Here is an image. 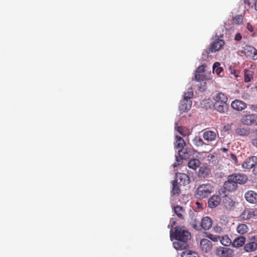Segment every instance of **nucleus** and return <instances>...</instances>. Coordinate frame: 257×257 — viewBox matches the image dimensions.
I'll return each mask as SVG.
<instances>
[{"instance_id":"51","label":"nucleus","mask_w":257,"mask_h":257,"mask_svg":"<svg viewBox=\"0 0 257 257\" xmlns=\"http://www.w3.org/2000/svg\"><path fill=\"white\" fill-rule=\"evenodd\" d=\"M250 109L254 111L257 112V105H251Z\"/></svg>"},{"instance_id":"35","label":"nucleus","mask_w":257,"mask_h":257,"mask_svg":"<svg viewBox=\"0 0 257 257\" xmlns=\"http://www.w3.org/2000/svg\"><path fill=\"white\" fill-rule=\"evenodd\" d=\"M248 70L247 69L244 70V81L245 82H248L251 81L252 78V74L248 73Z\"/></svg>"},{"instance_id":"32","label":"nucleus","mask_w":257,"mask_h":257,"mask_svg":"<svg viewBox=\"0 0 257 257\" xmlns=\"http://www.w3.org/2000/svg\"><path fill=\"white\" fill-rule=\"evenodd\" d=\"M220 243L224 246H228L230 243H232L231 239L227 235H225L220 237L219 239Z\"/></svg>"},{"instance_id":"38","label":"nucleus","mask_w":257,"mask_h":257,"mask_svg":"<svg viewBox=\"0 0 257 257\" xmlns=\"http://www.w3.org/2000/svg\"><path fill=\"white\" fill-rule=\"evenodd\" d=\"M233 21L235 24H240L243 22V17L242 15H239L236 16L233 19Z\"/></svg>"},{"instance_id":"16","label":"nucleus","mask_w":257,"mask_h":257,"mask_svg":"<svg viewBox=\"0 0 257 257\" xmlns=\"http://www.w3.org/2000/svg\"><path fill=\"white\" fill-rule=\"evenodd\" d=\"M203 138L207 142H212L216 139V133L212 131L205 130L203 133Z\"/></svg>"},{"instance_id":"4","label":"nucleus","mask_w":257,"mask_h":257,"mask_svg":"<svg viewBox=\"0 0 257 257\" xmlns=\"http://www.w3.org/2000/svg\"><path fill=\"white\" fill-rule=\"evenodd\" d=\"M241 122L246 125L257 124V115L249 114L243 115L241 118Z\"/></svg>"},{"instance_id":"18","label":"nucleus","mask_w":257,"mask_h":257,"mask_svg":"<svg viewBox=\"0 0 257 257\" xmlns=\"http://www.w3.org/2000/svg\"><path fill=\"white\" fill-rule=\"evenodd\" d=\"M212 221L209 217H204L201 221V226L204 230H208L212 226Z\"/></svg>"},{"instance_id":"21","label":"nucleus","mask_w":257,"mask_h":257,"mask_svg":"<svg viewBox=\"0 0 257 257\" xmlns=\"http://www.w3.org/2000/svg\"><path fill=\"white\" fill-rule=\"evenodd\" d=\"M200 162L197 159H193L190 160L188 163L189 168L193 170H196L197 168L200 166Z\"/></svg>"},{"instance_id":"46","label":"nucleus","mask_w":257,"mask_h":257,"mask_svg":"<svg viewBox=\"0 0 257 257\" xmlns=\"http://www.w3.org/2000/svg\"><path fill=\"white\" fill-rule=\"evenodd\" d=\"M254 0H244V4L250 6Z\"/></svg>"},{"instance_id":"6","label":"nucleus","mask_w":257,"mask_h":257,"mask_svg":"<svg viewBox=\"0 0 257 257\" xmlns=\"http://www.w3.org/2000/svg\"><path fill=\"white\" fill-rule=\"evenodd\" d=\"M233 180L235 182L236 185H242L245 184L248 180V177L246 175L241 173H234L230 175Z\"/></svg>"},{"instance_id":"19","label":"nucleus","mask_w":257,"mask_h":257,"mask_svg":"<svg viewBox=\"0 0 257 257\" xmlns=\"http://www.w3.org/2000/svg\"><path fill=\"white\" fill-rule=\"evenodd\" d=\"M186 143L184 140L180 136H176V142L175 143V147L178 149L184 148Z\"/></svg>"},{"instance_id":"27","label":"nucleus","mask_w":257,"mask_h":257,"mask_svg":"<svg viewBox=\"0 0 257 257\" xmlns=\"http://www.w3.org/2000/svg\"><path fill=\"white\" fill-rule=\"evenodd\" d=\"M220 63L219 62H215L213 65V72L214 73H216L217 75L219 76H221V73L223 71V68L221 67H219Z\"/></svg>"},{"instance_id":"2","label":"nucleus","mask_w":257,"mask_h":257,"mask_svg":"<svg viewBox=\"0 0 257 257\" xmlns=\"http://www.w3.org/2000/svg\"><path fill=\"white\" fill-rule=\"evenodd\" d=\"M214 100V107L220 113H224L228 109V105L227 103V97L222 93H218L213 97Z\"/></svg>"},{"instance_id":"20","label":"nucleus","mask_w":257,"mask_h":257,"mask_svg":"<svg viewBox=\"0 0 257 257\" xmlns=\"http://www.w3.org/2000/svg\"><path fill=\"white\" fill-rule=\"evenodd\" d=\"M223 203L226 209L235 207L236 202L229 197H226L223 201Z\"/></svg>"},{"instance_id":"30","label":"nucleus","mask_w":257,"mask_h":257,"mask_svg":"<svg viewBox=\"0 0 257 257\" xmlns=\"http://www.w3.org/2000/svg\"><path fill=\"white\" fill-rule=\"evenodd\" d=\"M181 257H197V254L189 250H185L181 254Z\"/></svg>"},{"instance_id":"11","label":"nucleus","mask_w":257,"mask_h":257,"mask_svg":"<svg viewBox=\"0 0 257 257\" xmlns=\"http://www.w3.org/2000/svg\"><path fill=\"white\" fill-rule=\"evenodd\" d=\"M231 106L237 111H241L246 108L247 104L242 100L235 99L231 102Z\"/></svg>"},{"instance_id":"15","label":"nucleus","mask_w":257,"mask_h":257,"mask_svg":"<svg viewBox=\"0 0 257 257\" xmlns=\"http://www.w3.org/2000/svg\"><path fill=\"white\" fill-rule=\"evenodd\" d=\"M192 106V101L190 99H183L181 101L179 109L182 112L187 111L190 110Z\"/></svg>"},{"instance_id":"29","label":"nucleus","mask_w":257,"mask_h":257,"mask_svg":"<svg viewBox=\"0 0 257 257\" xmlns=\"http://www.w3.org/2000/svg\"><path fill=\"white\" fill-rule=\"evenodd\" d=\"M178 154L180 157L184 158V159H188L189 156V152H188L187 150L184 148L179 150Z\"/></svg>"},{"instance_id":"1","label":"nucleus","mask_w":257,"mask_h":257,"mask_svg":"<svg viewBox=\"0 0 257 257\" xmlns=\"http://www.w3.org/2000/svg\"><path fill=\"white\" fill-rule=\"evenodd\" d=\"M170 230V238L173 241V245L176 250H182L188 246V240L190 239V233L184 228L177 226L174 233Z\"/></svg>"},{"instance_id":"14","label":"nucleus","mask_w":257,"mask_h":257,"mask_svg":"<svg viewBox=\"0 0 257 257\" xmlns=\"http://www.w3.org/2000/svg\"><path fill=\"white\" fill-rule=\"evenodd\" d=\"M221 202V197L218 195H213L208 201V206L211 208L216 207Z\"/></svg>"},{"instance_id":"56","label":"nucleus","mask_w":257,"mask_h":257,"mask_svg":"<svg viewBox=\"0 0 257 257\" xmlns=\"http://www.w3.org/2000/svg\"><path fill=\"white\" fill-rule=\"evenodd\" d=\"M221 150H222V151H223V152H226L227 151V150H228V149H226V148H224L221 149Z\"/></svg>"},{"instance_id":"28","label":"nucleus","mask_w":257,"mask_h":257,"mask_svg":"<svg viewBox=\"0 0 257 257\" xmlns=\"http://www.w3.org/2000/svg\"><path fill=\"white\" fill-rule=\"evenodd\" d=\"M252 216V213L250 210H244L240 215V218L243 220H247Z\"/></svg>"},{"instance_id":"43","label":"nucleus","mask_w":257,"mask_h":257,"mask_svg":"<svg viewBox=\"0 0 257 257\" xmlns=\"http://www.w3.org/2000/svg\"><path fill=\"white\" fill-rule=\"evenodd\" d=\"M230 159H231V160L234 162V163L235 165L237 164V159L235 154H230Z\"/></svg>"},{"instance_id":"12","label":"nucleus","mask_w":257,"mask_h":257,"mask_svg":"<svg viewBox=\"0 0 257 257\" xmlns=\"http://www.w3.org/2000/svg\"><path fill=\"white\" fill-rule=\"evenodd\" d=\"M246 200L250 203L257 204V193L253 191H248L245 193Z\"/></svg>"},{"instance_id":"55","label":"nucleus","mask_w":257,"mask_h":257,"mask_svg":"<svg viewBox=\"0 0 257 257\" xmlns=\"http://www.w3.org/2000/svg\"><path fill=\"white\" fill-rule=\"evenodd\" d=\"M171 221L172 223V227H173V225L175 224V221L173 219H171Z\"/></svg>"},{"instance_id":"41","label":"nucleus","mask_w":257,"mask_h":257,"mask_svg":"<svg viewBox=\"0 0 257 257\" xmlns=\"http://www.w3.org/2000/svg\"><path fill=\"white\" fill-rule=\"evenodd\" d=\"M207 237L213 241H217L220 239V237L219 236L214 235L212 234H209Z\"/></svg>"},{"instance_id":"36","label":"nucleus","mask_w":257,"mask_h":257,"mask_svg":"<svg viewBox=\"0 0 257 257\" xmlns=\"http://www.w3.org/2000/svg\"><path fill=\"white\" fill-rule=\"evenodd\" d=\"M195 79L197 81H203L205 79V75L204 73H195Z\"/></svg>"},{"instance_id":"45","label":"nucleus","mask_w":257,"mask_h":257,"mask_svg":"<svg viewBox=\"0 0 257 257\" xmlns=\"http://www.w3.org/2000/svg\"><path fill=\"white\" fill-rule=\"evenodd\" d=\"M246 28L247 29V30L250 31V32H252L253 31V27L252 26V25L249 24V23H247V26H246Z\"/></svg>"},{"instance_id":"31","label":"nucleus","mask_w":257,"mask_h":257,"mask_svg":"<svg viewBox=\"0 0 257 257\" xmlns=\"http://www.w3.org/2000/svg\"><path fill=\"white\" fill-rule=\"evenodd\" d=\"M193 143L197 147H201L205 144L200 136H196L193 140Z\"/></svg>"},{"instance_id":"53","label":"nucleus","mask_w":257,"mask_h":257,"mask_svg":"<svg viewBox=\"0 0 257 257\" xmlns=\"http://www.w3.org/2000/svg\"><path fill=\"white\" fill-rule=\"evenodd\" d=\"M250 210L252 213V216H257V210Z\"/></svg>"},{"instance_id":"25","label":"nucleus","mask_w":257,"mask_h":257,"mask_svg":"<svg viewBox=\"0 0 257 257\" xmlns=\"http://www.w3.org/2000/svg\"><path fill=\"white\" fill-rule=\"evenodd\" d=\"M237 232L240 234H243L246 233L248 230L247 226L243 223L239 224L236 228Z\"/></svg>"},{"instance_id":"33","label":"nucleus","mask_w":257,"mask_h":257,"mask_svg":"<svg viewBox=\"0 0 257 257\" xmlns=\"http://www.w3.org/2000/svg\"><path fill=\"white\" fill-rule=\"evenodd\" d=\"M236 133L237 135H238L239 136H247L249 134V132L248 130H247L246 128H237L236 130Z\"/></svg>"},{"instance_id":"47","label":"nucleus","mask_w":257,"mask_h":257,"mask_svg":"<svg viewBox=\"0 0 257 257\" xmlns=\"http://www.w3.org/2000/svg\"><path fill=\"white\" fill-rule=\"evenodd\" d=\"M252 145L257 148V138L253 139L251 140Z\"/></svg>"},{"instance_id":"23","label":"nucleus","mask_w":257,"mask_h":257,"mask_svg":"<svg viewBox=\"0 0 257 257\" xmlns=\"http://www.w3.org/2000/svg\"><path fill=\"white\" fill-rule=\"evenodd\" d=\"M210 173V169L205 166H202L200 168L198 172L199 176L202 177L207 176Z\"/></svg>"},{"instance_id":"8","label":"nucleus","mask_w":257,"mask_h":257,"mask_svg":"<svg viewBox=\"0 0 257 257\" xmlns=\"http://www.w3.org/2000/svg\"><path fill=\"white\" fill-rule=\"evenodd\" d=\"M224 41L223 40L216 39L214 40L210 45L209 51L211 52H215L220 50L224 45Z\"/></svg>"},{"instance_id":"49","label":"nucleus","mask_w":257,"mask_h":257,"mask_svg":"<svg viewBox=\"0 0 257 257\" xmlns=\"http://www.w3.org/2000/svg\"><path fill=\"white\" fill-rule=\"evenodd\" d=\"M252 173L254 175H257V162L255 165V167L252 170Z\"/></svg>"},{"instance_id":"40","label":"nucleus","mask_w":257,"mask_h":257,"mask_svg":"<svg viewBox=\"0 0 257 257\" xmlns=\"http://www.w3.org/2000/svg\"><path fill=\"white\" fill-rule=\"evenodd\" d=\"M173 211L178 217L181 219L183 218L184 210H173Z\"/></svg>"},{"instance_id":"10","label":"nucleus","mask_w":257,"mask_h":257,"mask_svg":"<svg viewBox=\"0 0 257 257\" xmlns=\"http://www.w3.org/2000/svg\"><path fill=\"white\" fill-rule=\"evenodd\" d=\"M200 247L202 251L204 252H208L212 249V242L207 239L203 238L200 241Z\"/></svg>"},{"instance_id":"39","label":"nucleus","mask_w":257,"mask_h":257,"mask_svg":"<svg viewBox=\"0 0 257 257\" xmlns=\"http://www.w3.org/2000/svg\"><path fill=\"white\" fill-rule=\"evenodd\" d=\"M184 159V158H182L181 157H178L177 156L176 157V162H175L173 166L174 168H175L177 167L178 166L181 165L183 162V160Z\"/></svg>"},{"instance_id":"3","label":"nucleus","mask_w":257,"mask_h":257,"mask_svg":"<svg viewBox=\"0 0 257 257\" xmlns=\"http://www.w3.org/2000/svg\"><path fill=\"white\" fill-rule=\"evenodd\" d=\"M213 186L210 183L201 184L196 189L195 196L201 199L207 198L213 192Z\"/></svg>"},{"instance_id":"9","label":"nucleus","mask_w":257,"mask_h":257,"mask_svg":"<svg viewBox=\"0 0 257 257\" xmlns=\"http://www.w3.org/2000/svg\"><path fill=\"white\" fill-rule=\"evenodd\" d=\"M233 252L232 249L226 247H220L216 250L217 255L224 257L231 256L232 255Z\"/></svg>"},{"instance_id":"42","label":"nucleus","mask_w":257,"mask_h":257,"mask_svg":"<svg viewBox=\"0 0 257 257\" xmlns=\"http://www.w3.org/2000/svg\"><path fill=\"white\" fill-rule=\"evenodd\" d=\"M205 72V65H202L200 66L196 70V73H204Z\"/></svg>"},{"instance_id":"37","label":"nucleus","mask_w":257,"mask_h":257,"mask_svg":"<svg viewBox=\"0 0 257 257\" xmlns=\"http://www.w3.org/2000/svg\"><path fill=\"white\" fill-rule=\"evenodd\" d=\"M193 96V91L191 88L187 92H185L184 94V99H190Z\"/></svg>"},{"instance_id":"52","label":"nucleus","mask_w":257,"mask_h":257,"mask_svg":"<svg viewBox=\"0 0 257 257\" xmlns=\"http://www.w3.org/2000/svg\"><path fill=\"white\" fill-rule=\"evenodd\" d=\"M172 209H183V207H181V206H180L179 205H177V206H173V205H172Z\"/></svg>"},{"instance_id":"57","label":"nucleus","mask_w":257,"mask_h":257,"mask_svg":"<svg viewBox=\"0 0 257 257\" xmlns=\"http://www.w3.org/2000/svg\"><path fill=\"white\" fill-rule=\"evenodd\" d=\"M254 257H257V255H256V256H254Z\"/></svg>"},{"instance_id":"50","label":"nucleus","mask_w":257,"mask_h":257,"mask_svg":"<svg viewBox=\"0 0 257 257\" xmlns=\"http://www.w3.org/2000/svg\"><path fill=\"white\" fill-rule=\"evenodd\" d=\"M195 204L197 205V209H203L202 205L199 202H196Z\"/></svg>"},{"instance_id":"24","label":"nucleus","mask_w":257,"mask_h":257,"mask_svg":"<svg viewBox=\"0 0 257 257\" xmlns=\"http://www.w3.org/2000/svg\"><path fill=\"white\" fill-rule=\"evenodd\" d=\"M179 183L177 181L174 180L172 182V189L171 191V193L173 195H179L181 190L178 186Z\"/></svg>"},{"instance_id":"48","label":"nucleus","mask_w":257,"mask_h":257,"mask_svg":"<svg viewBox=\"0 0 257 257\" xmlns=\"http://www.w3.org/2000/svg\"><path fill=\"white\" fill-rule=\"evenodd\" d=\"M192 227L196 230H200L201 228V225H198L197 224H192Z\"/></svg>"},{"instance_id":"54","label":"nucleus","mask_w":257,"mask_h":257,"mask_svg":"<svg viewBox=\"0 0 257 257\" xmlns=\"http://www.w3.org/2000/svg\"><path fill=\"white\" fill-rule=\"evenodd\" d=\"M254 8L256 11H257V0H256L254 2Z\"/></svg>"},{"instance_id":"26","label":"nucleus","mask_w":257,"mask_h":257,"mask_svg":"<svg viewBox=\"0 0 257 257\" xmlns=\"http://www.w3.org/2000/svg\"><path fill=\"white\" fill-rule=\"evenodd\" d=\"M177 130L180 135L183 136H189L190 134V130L185 126H178Z\"/></svg>"},{"instance_id":"13","label":"nucleus","mask_w":257,"mask_h":257,"mask_svg":"<svg viewBox=\"0 0 257 257\" xmlns=\"http://www.w3.org/2000/svg\"><path fill=\"white\" fill-rule=\"evenodd\" d=\"M175 181H177L180 185H186L189 183L190 178L185 173H179L176 175V180Z\"/></svg>"},{"instance_id":"7","label":"nucleus","mask_w":257,"mask_h":257,"mask_svg":"<svg viewBox=\"0 0 257 257\" xmlns=\"http://www.w3.org/2000/svg\"><path fill=\"white\" fill-rule=\"evenodd\" d=\"M257 163V157L252 156L246 159L242 164V167L244 169L250 170L254 168Z\"/></svg>"},{"instance_id":"17","label":"nucleus","mask_w":257,"mask_h":257,"mask_svg":"<svg viewBox=\"0 0 257 257\" xmlns=\"http://www.w3.org/2000/svg\"><path fill=\"white\" fill-rule=\"evenodd\" d=\"M245 241V237L243 236H240L234 239L233 241L232 242V245L234 247H239L244 244Z\"/></svg>"},{"instance_id":"34","label":"nucleus","mask_w":257,"mask_h":257,"mask_svg":"<svg viewBox=\"0 0 257 257\" xmlns=\"http://www.w3.org/2000/svg\"><path fill=\"white\" fill-rule=\"evenodd\" d=\"M245 50H247L248 52H250L253 54V55L251 56L252 59H257V51L254 48L249 46L247 47L245 49Z\"/></svg>"},{"instance_id":"44","label":"nucleus","mask_w":257,"mask_h":257,"mask_svg":"<svg viewBox=\"0 0 257 257\" xmlns=\"http://www.w3.org/2000/svg\"><path fill=\"white\" fill-rule=\"evenodd\" d=\"M241 39H242V36L240 33H237L235 35V37H234L235 40L238 41L241 40Z\"/></svg>"},{"instance_id":"5","label":"nucleus","mask_w":257,"mask_h":257,"mask_svg":"<svg viewBox=\"0 0 257 257\" xmlns=\"http://www.w3.org/2000/svg\"><path fill=\"white\" fill-rule=\"evenodd\" d=\"M237 185L232 180L230 175L227 177V180L223 184V188L225 191L232 192L235 191L237 188Z\"/></svg>"},{"instance_id":"22","label":"nucleus","mask_w":257,"mask_h":257,"mask_svg":"<svg viewBox=\"0 0 257 257\" xmlns=\"http://www.w3.org/2000/svg\"><path fill=\"white\" fill-rule=\"evenodd\" d=\"M257 248V244L255 242L251 241L246 243L244 249L246 252H251L255 250Z\"/></svg>"}]
</instances>
